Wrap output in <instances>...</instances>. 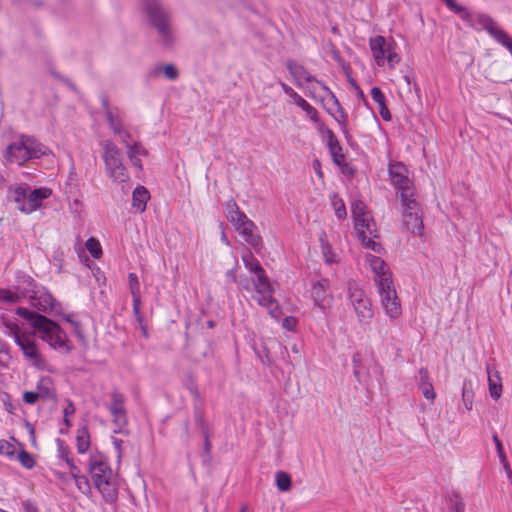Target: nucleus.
Segmentation results:
<instances>
[{
	"label": "nucleus",
	"instance_id": "obj_31",
	"mask_svg": "<svg viewBox=\"0 0 512 512\" xmlns=\"http://www.w3.org/2000/svg\"><path fill=\"white\" fill-rule=\"evenodd\" d=\"M77 450L83 454L87 452L90 447V435L86 426L80 428L77 433Z\"/></svg>",
	"mask_w": 512,
	"mask_h": 512
},
{
	"label": "nucleus",
	"instance_id": "obj_17",
	"mask_svg": "<svg viewBox=\"0 0 512 512\" xmlns=\"http://www.w3.org/2000/svg\"><path fill=\"white\" fill-rule=\"evenodd\" d=\"M286 67L290 73V75L296 80L297 83H299L300 80H304L305 82H316L318 84H321L323 89L329 91L328 87H326L323 83L316 80L307 70L306 68L298 64L292 60L287 61Z\"/></svg>",
	"mask_w": 512,
	"mask_h": 512
},
{
	"label": "nucleus",
	"instance_id": "obj_46",
	"mask_svg": "<svg viewBox=\"0 0 512 512\" xmlns=\"http://www.w3.org/2000/svg\"><path fill=\"white\" fill-rule=\"evenodd\" d=\"M76 482V485L78 486L79 490L85 493L86 491L90 490L89 481L86 476L80 475V470L77 469L76 474L71 475Z\"/></svg>",
	"mask_w": 512,
	"mask_h": 512
},
{
	"label": "nucleus",
	"instance_id": "obj_40",
	"mask_svg": "<svg viewBox=\"0 0 512 512\" xmlns=\"http://www.w3.org/2000/svg\"><path fill=\"white\" fill-rule=\"evenodd\" d=\"M465 504L463 498L458 493H453L449 498L450 512H464Z\"/></svg>",
	"mask_w": 512,
	"mask_h": 512
},
{
	"label": "nucleus",
	"instance_id": "obj_2",
	"mask_svg": "<svg viewBox=\"0 0 512 512\" xmlns=\"http://www.w3.org/2000/svg\"><path fill=\"white\" fill-rule=\"evenodd\" d=\"M143 10L148 23L157 31L162 43L171 47L174 37L171 29V14L161 4L160 0H143Z\"/></svg>",
	"mask_w": 512,
	"mask_h": 512
},
{
	"label": "nucleus",
	"instance_id": "obj_62",
	"mask_svg": "<svg viewBox=\"0 0 512 512\" xmlns=\"http://www.w3.org/2000/svg\"><path fill=\"white\" fill-rule=\"evenodd\" d=\"M73 332L81 342H85V337L82 332V327L79 322H72Z\"/></svg>",
	"mask_w": 512,
	"mask_h": 512
},
{
	"label": "nucleus",
	"instance_id": "obj_3",
	"mask_svg": "<svg viewBox=\"0 0 512 512\" xmlns=\"http://www.w3.org/2000/svg\"><path fill=\"white\" fill-rule=\"evenodd\" d=\"M89 473L94 486L102 494L106 502L117 498V490L112 483V469L102 455H92L89 459Z\"/></svg>",
	"mask_w": 512,
	"mask_h": 512
},
{
	"label": "nucleus",
	"instance_id": "obj_45",
	"mask_svg": "<svg viewBox=\"0 0 512 512\" xmlns=\"http://www.w3.org/2000/svg\"><path fill=\"white\" fill-rule=\"evenodd\" d=\"M129 287L133 298L140 297V283L135 273L128 274Z\"/></svg>",
	"mask_w": 512,
	"mask_h": 512
},
{
	"label": "nucleus",
	"instance_id": "obj_55",
	"mask_svg": "<svg viewBox=\"0 0 512 512\" xmlns=\"http://www.w3.org/2000/svg\"><path fill=\"white\" fill-rule=\"evenodd\" d=\"M39 399V394L34 391H25L23 393V401L26 403V404H35L36 401Z\"/></svg>",
	"mask_w": 512,
	"mask_h": 512
},
{
	"label": "nucleus",
	"instance_id": "obj_7",
	"mask_svg": "<svg viewBox=\"0 0 512 512\" xmlns=\"http://www.w3.org/2000/svg\"><path fill=\"white\" fill-rule=\"evenodd\" d=\"M103 150L105 166L110 177L119 183L126 182L129 179V175L122 162L121 151L111 141H106L103 144Z\"/></svg>",
	"mask_w": 512,
	"mask_h": 512
},
{
	"label": "nucleus",
	"instance_id": "obj_39",
	"mask_svg": "<svg viewBox=\"0 0 512 512\" xmlns=\"http://www.w3.org/2000/svg\"><path fill=\"white\" fill-rule=\"evenodd\" d=\"M0 320H1L2 324L4 325V327L10 331V335L13 337L14 340H16V336H21L24 334V333H21L16 319H10V318L2 315Z\"/></svg>",
	"mask_w": 512,
	"mask_h": 512
},
{
	"label": "nucleus",
	"instance_id": "obj_22",
	"mask_svg": "<svg viewBox=\"0 0 512 512\" xmlns=\"http://www.w3.org/2000/svg\"><path fill=\"white\" fill-rule=\"evenodd\" d=\"M150 199L149 191L144 186H137L132 195V205L140 213L146 209L147 201Z\"/></svg>",
	"mask_w": 512,
	"mask_h": 512
},
{
	"label": "nucleus",
	"instance_id": "obj_21",
	"mask_svg": "<svg viewBox=\"0 0 512 512\" xmlns=\"http://www.w3.org/2000/svg\"><path fill=\"white\" fill-rule=\"evenodd\" d=\"M24 143L26 144L27 150L32 159L40 158L46 155L48 148L42 143L38 142L34 137L22 135Z\"/></svg>",
	"mask_w": 512,
	"mask_h": 512
},
{
	"label": "nucleus",
	"instance_id": "obj_10",
	"mask_svg": "<svg viewBox=\"0 0 512 512\" xmlns=\"http://www.w3.org/2000/svg\"><path fill=\"white\" fill-rule=\"evenodd\" d=\"M366 221L363 226L355 227L358 237L361 240L362 244L365 248L370 249L376 253H380L382 247L379 243L372 240L371 237L377 238L376 235V224L373 219L370 217L365 219Z\"/></svg>",
	"mask_w": 512,
	"mask_h": 512
},
{
	"label": "nucleus",
	"instance_id": "obj_18",
	"mask_svg": "<svg viewBox=\"0 0 512 512\" xmlns=\"http://www.w3.org/2000/svg\"><path fill=\"white\" fill-rule=\"evenodd\" d=\"M256 230V225L253 221H246L242 230H240L239 234L242 235L244 240L250 244L256 251L260 250L263 247L262 238L254 233Z\"/></svg>",
	"mask_w": 512,
	"mask_h": 512
},
{
	"label": "nucleus",
	"instance_id": "obj_51",
	"mask_svg": "<svg viewBox=\"0 0 512 512\" xmlns=\"http://www.w3.org/2000/svg\"><path fill=\"white\" fill-rule=\"evenodd\" d=\"M332 98L334 100V103L337 105V109H338V112H339V117L336 118V120L341 125V127L343 129H345L346 128V121H347V114L345 113V111L341 107L340 103L338 102V100H337V98H336V96L334 94H332Z\"/></svg>",
	"mask_w": 512,
	"mask_h": 512
},
{
	"label": "nucleus",
	"instance_id": "obj_41",
	"mask_svg": "<svg viewBox=\"0 0 512 512\" xmlns=\"http://www.w3.org/2000/svg\"><path fill=\"white\" fill-rule=\"evenodd\" d=\"M85 246L93 258L98 259L102 255V248L97 239L90 237L87 239Z\"/></svg>",
	"mask_w": 512,
	"mask_h": 512
},
{
	"label": "nucleus",
	"instance_id": "obj_23",
	"mask_svg": "<svg viewBox=\"0 0 512 512\" xmlns=\"http://www.w3.org/2000/svg\"><path fill=\"white\" fill-rule=\"evenodd\" d=\"M352 217L355 222V227L363 226L366 218L369 217L366 204L361 200H355L351 205Z\"/></svg>",
	"mask_w": 512,
	"mask_h": 512
},
{
	"label": "nucleus",
	"instance_id": "obj_8",
	"mask_svg": "<svg viewBox=\"0 0 512 512\" xmlns=\"http://www.w3.org/2000/svg\"><path fill=\"white\" fill-rule=\"evenodd\" d=\"M33 333H24L21 336H16L14 342L20 347L24 356L32 361V364L38 369H43L45 360L38 351L36 341L34 340Z\"/></svg>",
	"mask_w": 512,
	"mask_h": 512
},
{
	"label": "nucleus",
	"instance_id": "obj_30",
	"mask_svg": "<svg viewBox=\"0 0 512 512\" xmlns=\"http://www.w3.org/2000/svg\"><path fill=\"white\" fill-rule=\"evenodd\" d=\"M111 415L113 416V422L118 427L115 432H123V428L126 427L128 421L126 416L125 408H109Z\"/></svg>",
	"mask_w": 512,
	"mask_h": 512
},
{
	"label": "nucleus",
	"instance_id": "obj_4",
	"mask_svg": "<svg viewBox=\"0 0 512 512\" xmlns=\"http://www.w3.org/2000/svg\"><path fill=\"white\" fill-rule=\"evenodd\" d=\"M388 174L391 184L400 193L401 202L405 205L415 206V187L413 181L409 178V172L402 162H390L388 165Z\"/></svg>",
	"mask_w": 512,
	"mask_h": 512
},
{
	"label": "nucleus",
	"instance_id": "obj_44",
	"mask_svg": "<svg viewBox=\"0 0 512 512\" xmlns=\"http://www.w3.org/2000/svg\"><path fill=\"white\" fill-rule=\"evenodd\" d=\"M194 419H195L196 425L200 429V432L209 430L208 424L204 420V411L199 406H195Z\"/></svg>",
	"mask_w": 512,
	"mask_h": 512
},
{
	"label": "nucleus",
	"instance_id": "obj_59",
	"mask_svg": "<svg viewBox=\"0 0 512 512\" xmlns=\"http://www.w3.org/2000/svg\"><path fill=\"white\" fill-rule=\"evenodd\" d=\"M246 221H251V220L246 216V219L242 220L240 218H235V219H233V221L230 220L229 222L234 226L236 231L240 232V230H242V227L245 226Z\"/></svg>",
	"mask_w": 512,
	"mask_h": 512
},
{
	"label": "nucleus",
	"instance_id": "obj_47",
	"mask_svg": "<svg viewBox=\"0 0 512 512\" xmlns=\"http://www.w3.org/2000/svg\"><path fill=\"white\" fill-rule=\"evenodd\" d=\"M0 300L6 303H17L20 301V296L10 290L0 289Z\"/></svg>",
	"mask_w": 512,
	"mask_h": 512
},
{
	"label": "nucleus",
	"instance_id": "obj_42",
	"mask_svg": "<svg viewBox=\"0 0 512 512\" xmlns=\"http://www.w3.org/2000/svg\"><path fill=\"white\" fill-rule=\"evenodd\" d=\"M106 115V120L109 124V127L113 130L115 134H121L122 133V123L117 114H115L113 111L108 112Z\"/></svg>",
	"mask_w": 512,
	"mask_h": 512
},
{
	"label": "nucleus",
	"instance_id": "obj_11",
	"mask_svg": "<svg viewBox=\"0 0 512 512\" xmlns=\"http://www.w3.org/2000/svg\"><path fill=\"white\" fill-rule=\"evenodd\" d=\"M477 22L501 45L505 48L508 43H512V38L497 26L495 20L487 15L480 13L477 15Z\"/></svg>",
	"mask_w": 512,
	"mask_h": 512
},
{
	"label": "nucleus",
	"instance_id": "obj_15",
	"mask_svg": "<svg viewBox=\"0 0 512 512\" xmlns=\"http://www.w3.org/2000/svg\"><path fill=\"white\" fill-rule=\"evenodd\" d=\"M264 293L265 292H262V290H257L256 293L252 295V299L256 301L260 306L265 307L273 318H279V316L282 314V311L278 301L271 295H265Z\"/></svg>",
	"mask_w": 512,
	"mask_h": 512
},
{
	"label": "nucleus",
	"instance_id": "obj_58",
	"mask_svg": "<svg viewBox=\"0 0 512 512\" xmlns=\"http://www.w3.org/2000/svg\"><path fill=\"white\" fill-rule=\"evenodd\" d=\"M128 154V157L130 158L131 160V163L134 167H136L137 169L141 170L142 169V162L141 160L135 155V151L133 150H128L127 152Z\"/></svg>",
	"mask_w": 512,
	"mask_h": 512
},
{
	"label": "nucleus",
	"instance_id": "obj_49",
	"mask_svg": "<svg viewBox=\"0 0 512 512\" xmlns=\"http://www.w3.org/2000/svg\"><path fill=\"white\" fill-rule=\"evenodd\" d=\"M387 52L385 54V60H387L390 68H393L396 64H398L401 60L400 56L393 50L391 46L389 49H386Z\"/></svg>",
	"mask_w": 512,
	"mask_h": 512
},
{
	"label": "nucleus",
	"instance_id": "obj_6",
	"mask_svg": "<svg viewBox=\"0 0 512 512\" xmlns=\"http://www.w3.org/2000/svg\"><path fill=\"white\" fill-rule=\"evenodd\" d=\"M347 290L348 299L357 315L358 321L363 324L369 323L374 314L370 299L353 280L347 282Z\"/></svg>",
	"mask_w": 512,
	"mask_h": 512
},
{
	"label": "nucleus",
	"instance_id": "obj_61",
	"mask_svg": "<svg viewBox=\"0 0 512 512\" xmlns=\"http://www.w3.org/2000/svg\"><path fill=\"white\" fill-rule=\"evenodd\" d=\"M224 206L226 215L236 211L239 208L236 201L233 198H230L227 202H225Z\"/></svg>",
	"mask_w": 512,
	"mask_h": 512
},
{
	"label": "nucleus",
	"instance_id": "obj_64",
	"mask_svg": "<svg viewBox=\"0 0 512 512\" xmlns=\"http://www.w3.org/2000/svg\"><path fill=\"white\" fill-rule=\"evenodd\" d=\"M226 217H227V220H228V221H230V220H232V221H233V219H235V218H240V219H242V220H243V219H246V215H245V213H244V212H242L239 208H238L236 211H234V212H232V213L227 214V215H226Z\"/></svg>",
	"mask_w": 512,
	"mask_h": 512
},
{
	"label": "nucleus",
	"instance_id": "obj_12",
	"mask_svg": "<svg viewBox=\"0 0 512 512\" xmlns=\"http://www.w3.org/2000/svg\"><path fill=\"white\" fill-rule=\"evenodd\" d=\"M329 281L327 279H321L313 284L312 297L315 304L321 308L326 309L332 303V296L328 293Z\"/></svg>",
	"mask_w": 512,
	"mask_h": 512
},
{
	"label": "nucleus",
	"instance_id": "obj_35",
	"mask_svg": "<svg viewBox=\"0 0 512 512\" xmlns=\"http://www.w3.org/2000/svg\"><path fill=\"white\" fill-rule=\"evenodd\" d=\"M242 261L244 266L253 274L262 272L263 267L260 262L254 257V255L248 251L246 254L242 255Z\"/></svg>",
	"mask_w": 512,
	"mask_h": 512
},
{
	"label": "nucleus",
	"instance_id": "obj_60",
	"mask_svg": "<svg viewBox=\"0 0 512 512\" xmlns=\"http://www.w3.org/2000/svg\"><path fill=\"white\" fill-rule=\"evenodd\" d=\"M493 441L496 445V448H497V452H498V455L499 457L502 459V460H505L506 457H505V454H504V451H503V446H502V443L499 439V437L497 436V434H494L493 435Z\"/></svg>",
	"mask_w": 512,
	"mask_h": 512
},
{
	"label": "nucleus",
	"instance_id": "obj_38",
	"mask_svg": "<svg viewBox=\"0 0 512 512\" xmlns=\"http://www.w3.org/2000/svg\"><path fill=\"white\" fill-rule=\"evenodd\" d=\"M473 397L474 392L472 388V383L470 381L465 380L462 386V400L467 410L472 409Z\"/></svg>",
	"mask_w": 512,
	"mask_h": 512
},
{
	"label": "nucleus",
	"instance_id": "obj_28",
	"mask_svg": "<svg viewBox=\"0 0 512 512\" xmlns=\"http://www.w3.org/2000/svg\"><path fill=\"white\" fill-rule=\"evenodd\" d=\"M31 298L37 301L36 306L38 307V309L45 313H50L54 309L55 298L49 292H44L39 296L35 294L32 295Z\"/></svg>",
	"mask_w": 512,
	"mask_h": 512
},
{
	"label": "nucleus",
	"instance_id": "obj_56",
	"mask_svg": "<svg viewBox=\"0 0 512 512\" xmlns=\"http://www.w3.org/2000/svg\"><path fill=\"white\" fill-rule=\"evenodd\" d=\"M361 361H362L361 354L359 352H355L352 356V363H353V367H354L353 374L358 379H359V375H360L359 367H360Z\"/></svg>",
	"mask_w": 512,
	"mask_h": 512
},
{
	"label": "nucleus",
	"instance_id": "obj_14",
	"mask_svg": "<svg viewBox=\"0 0 512 512\" xmlns=\"http://www.w3.org/2000/svg\"><path fill=\"white\" fill-rule=\"evenodd\" d=\"M52 195V190L47 187H40L34 190H31L29 187L28 190V205L24 208V213H32L41 207V202L45 199H48Z\"/></svg>",
	"mask_w": 512,
	"mask_h": 512
},
{
	"label": "nucleus",
	"instance_id": "obj_19",
	"mask_svg": "<svg viewBox=\"0 0 512 512\" xmlns=\"http://www.w3.org/2000/svg\"><path fill=\"white\" fill-rule=\"evenodd\" d=\"M28 184H20L15 189L10 190L8 198L17 204V209L24 212L25 206L28 205Z\"/></svg>",
	"mask_w": 512,
	"mask_h": 512
},
{
	"label": "nucleus",
	"instance_id": "obj_5",
	"mask_svg": "<svg viewBox=\"0 0 512 512\" xmlns=\"http://www.w3.org/2000/svg\"><path fill=\"white\" fill-rule=\"evenodd\" d=\"M45 323L43 326L38 324L40 338L47 342L49 346L55 350H59L63 353H69L72 351L73 346L71 341L68 339L66 332L60 327L58 323L51 320H43Z\"/></svg>",
	"mask_w": 512,
	"mask_h": 512
},
{
	"label": "nucleus",
	"instance_id": "obj_13",
	"mask_svg": "<svg viewBox=\"0 0 512 512\" xmlns=\"http://www.w3.org/2000/svg\"><path fill=\"white\" fill-rule=\"evenodd\" d=\"M6 152L7 160L10 162H15L18 165H22L26 161L32 159L22 137H20L19 141L11 143L7 147Z\"/></svg>",
	"mask_w": 512,
	"mask_h": 512
},
{
	"label": "nucleus",
	"instance_id": "obj_63",
	"mask_svg": "<svg viewBox=\"0 0 512 512\" xmlns=\"http://www.w3.org/2000/svg\"><path fill=\"white\" fill-rule=\"evenodd\" d=\"M129 150L135 151V155H147V150L139 143L136 142L132 146H129Z\"/></svg>",
	"mask_w": 512,
	"mask_h": 512
},
{
	"label": "nucleus",
	"instance_id": "obj_53",
	"mask_svg": "<svg viewBox=\"0 0 512 512\" xmlns=\"http://www.w3.org/2000/svg\"><path fill=\"white\" fill-rule=\"evenodd\" d=\"M15 453V447L6 440H0V454L7 456H13Z\"/></svg>",
	"mask_w": 512,
	"mask_h": 512
},
{
	"label": "nucleus",
	"instance_id": "obj_16",
	"mask_svg": "<svg viewBox=\"0 0 512 512\" xmlns=\"http://www.w3.org/2000/svg\"><path fill=\"white\" fill-rule=\"evenodd\" d=\"M392 43H387L383 36H376L370 39V49L372 51L375 63L383 66L385 63L386 49L391 47Z\"/></svg>",
	"mask_w": 512,
	"mask_h": 512
},
{
	"label": "nucleus",
	"instance_id": "obj_43",
	"mask_svg": "<svg viewBox=\"0 0 512 512\" xmlns=\"http://www.w3.org/2000/svg\"><path fill=\"white\" fill-rule=\"evenodd\" d=\"M21 465L27 469H31L35 466V460L30 453L22 449L17 456Z\"/></svg>",
	"mask_w": 512,
	"mask_h": 512
},
{
	"label": "nucleus",
	"instance_id": "obj_29",
	"mask_svg": "<svg viewBox=\"0 0 512 512\" xmlns=\"http://www.w3.org/2000/svg\"><path fill=\"white\" fill-rule=\"evenodd\" d=\"M56 444L58 447V456L61 459L65 460V462L67 463V465L70 469L71 475L76 474L78 467L74 464L73 459L69 457V454H70L69 448L65 445L64 441L61 440L60 438L56 439Z\"/></svg>",
	"mask_w": 512,
	"mask_h": 512
},
{
	"label": "nucleus",
	"instance_id": "obj_25",
	"mask_svg": "<svg viewBox=\"0 0 512 512\" xmlns=\"http://www.w3.org/2000/svg\"><path fill=\"white\" fill-rule=\"evenodd\" d=\"M37 393L41 399H56L55 389L52 387V380L50 377H42L37 383Z\"/></svg>",
	"mask_w": 512,
	"mask_h": 512
},
{
	"label": "nucleus",
	"instance_id": "obj_52",
	"mask_svg": "<svg viewBox=\"0 0 512 512\" xmlns=\"http://www.w3.org/2000/svg\"><path fill=\"white\" fill-rule=\"evenodd\" d=\"M163 73L169 80H175L179 76L178 69L173 64H167L163 67Z\"/></svg>",
	"mask_w": 512,
	"mask_h": 512
},
{
	"label": "nucleus",
	"instance_id": "obj_27",
	"mask_svg": "<svg viewBox=\"0 0 512 512\" xmlns=\"http://www.w3.org/2000/svg\"><path fill=\"white\" fill-rule=\"evenodd\" d=\"M487 373H488V382H489V392L493 399L497 400L501 396L502 392V385H501V378L498 371H494V374H492V371L489 366H487Z\"/></svg>",
	"mask_w": 512,
	"mask_h": 512
},
{
	"label": "nucleus",
	"instance_id": "obj_33",
	"mask_svg": "<svg viewBox=\"0 0 512 512\" xmlns=\"http://www.w3.org/2000/svg\"><path fill=\"white\" fill-rule=\"evenodd\" d=\"M446 6L454 13L459 14L465 22L473 27L472 14L467 7L457 4L455 0H451Z\"/></svg>",
	"mask_w": 512,
	"mask_h": 512
},
{
	"label": "nucleus",
	"instance_id": "obj_57",
	"mask_svg": "<svg viewBox=\"0 0 512 512\" xmlns=\"http://www.w3.org/2000/svg\"><path fill=\"white\" fill-rule=\"evenodd\" d=\"M21 282H22L23 284H26V286H27V287L25 288V290H26L27 292H31V293H33L34 295L36 294V292H35V290H34V289H35V287H36V283H35V281H34V279H33V278H31L30 276L24 275V276L22 277V279H21Z\"/></svg>",
	"mask_w": 512,
	"mask_h": 512
},
{
	"label": "nucleus",
	"instance_id": "obj_36",
	"mask_svg": "<svg viewBox=\"0 0 512 512\" xmlns=\"http://www.w3.org/2000/svg\"><path fill=\"white\" fill-rule=\"evenodd\" d=\"M276 486L280 492H286L291 489L292 480L285 471H278L275 475Z\"/></svg>",
	"mask_w": 512,
	"mask_h": 512
},
{
	"label": "nucleus",
	"instance_id": "obj_26",
	"mask_svg": "<svg viewBox=\"0 0 512 512\" xmlns=\"http://www.w3.org/2000/svg\"><path fill=\"white\" fill-rule=\"evenodd\" d=\"M372 99L379 105L380 115L385 121L391 120V113L386 106L385 95L379 87L371 89Z\"/></svg>",
	"mask_w": 512,
	"mask_h": 512
},
{
	"label": "nucleus",
	"instance_id": "obj_34",
	"mask_svg": "<svg viewBox=\"0 0 512 512\" xmlns=\"http://www.w3.org/2000/svg\"><path fill=\"white\" fill-rule=\"evenodd\" d=\"M255 275L257 278V280L254 281L255 292L257 290H262V292L272 293L273 288L265 270L262 269V272L256 273Z\"/></svg>",
	"mask_w": 512,
	"mask_h": 512
},
{
	"label": "nucleus",
	"instance_id": "obj_9",
	"mask_svg": "<svg viewBox=\"0 0 512 512\" xmlns=\"http://www.w3.org/2000/svg\"><path fill=\"white\" fill-rule=\"evenodd\" d=\"M403 214V227L412 233L422 235L424 224L422 216L419 214V203L415 200V206L412 204L405 205L401 202Z\"/></svg>",
	"mask_w": 512,
	"mask_h": 512
},
{
	"label": "nucleus",
	"instance_id": "obj_50",
	"mask_svg": "<svg viewBox=\"0 0 512 512\" xmlns=\"http://www.w3.org/2000/svg\"><path fill=\"white\" fill-rule=\"evenodd\" d=\"M112 403L109 408H124L125 396L117 391H114L111 395Z\"/></svg>",
	"mask_w": 512,
	"mask_h": 512
},
{
	"label": "nucleus",
	"instance_id": "obj_37",
	"mask_svg": "<svg viewBox=\"0 0 512 512\" xmlns=\"http://www.w3.org/2000/svg\"><path fill=\"white\" fill-rule=\"evenodd\" d=\"M294 103L306 112L310 120H312L315 123L319 122L317 110L313 106H311L304 98H302L301 96H297L296 101Z\"/></svg>",
	"mask_w": 512,
	"mask_h": 512
},
{
	"label": "nucleus",
	"instance_id": "obj_20",
	"mask_svg": "<svg viewBox=\"0 0 512 512\" xmlns=\"http://www.w3.org/2000/svg\"><path fill=\"white\" fill-rule=\"evenodd\" d=\"M16 314L18 316H20L21 318L27 320L30 322V325L38 332L39 331V326H37L38 324H40L41 326H43V324L45 323L43 320H48L49 318L42 315V314H39L37 312H34V311H31L27 308H24V307H18L16 309Z\"/></svg>",
	"mask_w": 512,
	"mask_h": 512
},
{
	"label": "nucleus",
	"instance_id": "obj_48",
	"mask_svg": "<svg viewBox=\"0 0 512 512\" xmlns=\"http://www.w3.org/2000/svg\"><path fill=\"white\" fill-rule=\"evenodd\" d=\"M333 207L335 210V215L338 219L343 220L346 218V215H347L346 208H345V205H344V202L342 201V199L334 200Z\"/></svg>",
	"mask_w": 512,
	"mask_h": 512
},
{
	"label": "nucleus",
	"instance_id": "obj_54",
	"mask_svg": "<svg viewBox=\"0 0 512 512\" xmlns=\"http://www.w3.org/2000/svg\"><path fill=\"white\" fill-rule=\"evenodd\" d=\"M201 434L203 435L204 438V453L206 454L207 458L210 459V453L212 448V444L210 441V430H205L204 432H201Z\"/></svg>",
	"mask_w": 512,
	"mask_h": 512
},
{
	"label": "nucleus",
	"instance_id": "obj_1",
	"mask_svg": "<svg viewBox=\"0 0 512 512\" xmlns=\"http://www.w3.org/2000/svg\"><path fill=\"white\" fill-rule=\"evenodd\" d=\"M370 265L378 277L377 286L383 308L391 318L398 317L401 313L400 301L393 286L391 276L387 273V264L380 257L372 256Z\"/></svg>",
	"mask_w": 512,
	"mask_h": 512
},
{
	"label": "nucleus",
	"instance_id": "obj_24",
	"mask_svg": "<svg viewBox=\"0 0 512 512\" xmlns=\"http://www.w3.org/2000/svg\"><path fill=\"white\" fill-rule=\"evenodd\" d=\"M420 382L419 386L422 390L424 397L428 400H434L436 394L434 392V388L432 383L429 381V371L426 368H421L419 370Z\"/></svg>",
	"mask_w": 512,
	"mask_h": 512
},
{
	"label": "nucleus",
	"instance_id": "obj_32",
	"mask_svg": "<svg viewBox=\"0 0 512 512\" xmlns=\"http://www.w3.org/2000/svg\"><path fill=\"white\" fill-rule=\"evenodd\" d=\"M328 148L332 157V161L339 167L345 166L344 154L342 152V146L339 141L328 143Z\"/></svg>",
	"mask_w": 512,
	"mask_h": 512
}]
</instances>
